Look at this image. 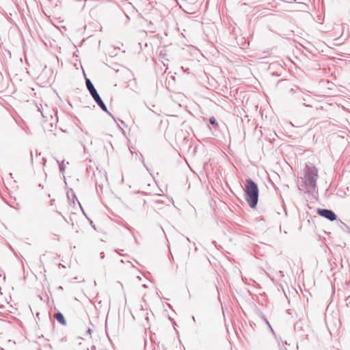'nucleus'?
I'll use <instances>...</instances> for the list:
<instances>
[{
  "mask_svg": "<svg viewBox=\"0 0 350 350\" xmlns=\"http://www.w3.org/2000/svg\"><path fill=\"white\" fill-rule=\"evenodd\" d=\"M86 85L88 90L90 91L92 96L94 98V100L97 103V104L100 106V107L104 110L107 111V107L105 105V103L103 102L102 99L100 98V96L97 93L96 89L94 88V85L91 83L90 79H86Z\"/></svg>",
  "mask_w": 350,
  "mask_h": 350,
  "instance_id": "nucleus-3",
  "label": "nucleus"
},
{
  "mask_svg": "<svg viewBox=\"0 0 350 350\" xmlns=\"http://www.w3.org/2000/svg\"><path fill=\"white\" fill-rule=\"evenodd\" d=\"M54 318L62 325H66V321L64 315L61 312H57L54 314Z\"/></svg>",
  "mask_w": 350,
  "mask_h": 350,
  "instance_id": "nucleus-5",
  "label": "nucleus"
},
{
  "mask_svg": "<svg viewBox=\"0 0 350 350\" xmlns=\"http://www.w3.org/2000/svg\"><path fill=\"white\" fill-rule=\"evenodd\" d=\"M245 198L249 206L254 208L258 200V188L257 185L250 178L246 180L245 185Z\"/></svg>",
  "mask_w": 350,
  "mask_h": 350,
  "instance_id": "nucleus-1",
  "label": "nucleus"
},
{
  "mask_svg": "<svg viewBox=\"0 0 350 350\" xmlns=\"http://www.w3.org/2000/svg\"><path fill=\"white\" fill-rule=\"evenodd\" d=\"M318 177L317 169L313 165L306 166L304 183L306 189L308 191H312L317 186V178Z\"/></svg>",
  "mask_w": 350,
  "mask_h": 350,
  "instance_id": "nucleus-2",
  "label": "nucleus"
},
{
  "mask_svg": "<svg viewBox=\"0 0 350 350\" xmlns=\"http://www.w3.org/2000/svg\"><path fill=\"white\" fill-rule=\"evenodd\" d=\"M209 122L211 124L217 126V123L216 122V120L214 117L210 118Z\"/></svg>",
  "mask_w": 350,
  "mask_h": 350,
  "instance_id": "nucleus-6",
  "label": "nucleus"
},
{
  "mask_svg": "<svg viewBox=\"0 0 350 350\" xmlns=\"http://www.w3.org/2000/svg\"><path fill=\"white\" fill-rule=\"evenodd\" d=\"M317 213L321 217H323L329 221H334L336 219V215L331 210L319 208Z\"/></svg>",
  "mask_w": 350,
  "mask_h": 350,
  "instance_id": "nucleus-4",
  "label": "nucleus"
}]
</instances>
